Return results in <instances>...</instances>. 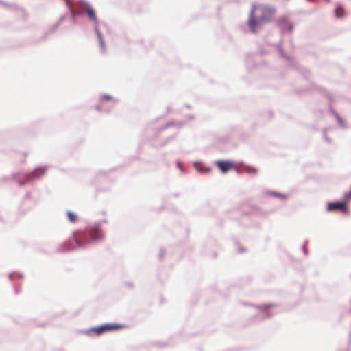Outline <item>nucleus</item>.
Here are the masks:
<instances>
[{"mask_svg":"<svg viewBox=\"0 0 351 351\" xmlns=\"http://www.w3.org/2000/svg\"><path fill=\"white\" fill-rule=\"evenodd\" d=\"M323 132H324V133L325 134V132H326V129H324Z\"/></svg>","mask_w":351,"mask_h":351,"instance_id":"nucleus-45","label":"nucleus"},{"mask_svg":"<svg viewBox=\"0 0 351 351\" xmlns=\"http://www.w3.org/2000/svg\"><path fill=\"white\" fill-rule=\"evenodd\" d=\"M165 254V251L164 249H160L158 254V259L162 260Z\"/></svg>","mask_w":351,"mask_h":351,"instance_id":"nucleus-26","label":"nucleus"},{"mask_svg":"<svg viewBox=\"0 0 351 351\" xmlns=\"http://www.w3.org/2000/svg\"><path fill=\"white\" fill-rule=\"evenodd\" d=\"M276 25L280 29L281 34L291 33L293 29V25L285 16L280 17L276 21Z\"/></svg>","mask_w":351,"mask_h":351,"instance_id":"nucleus-9","label":"nucleus"},{"mask_svg":"<svg viewBox=\"0 0 351 351\" xmlns=\"http://www.w3.org/2000/svg\"><path fill=\"white\" fill-rule=\"evenodd\" d=\"M334 14L336 18L341 19L344 17V12L343 8L340 5H337L334 10Z\"/></svg>","mask_w":351,"mask_h":351,"instance_id":"nucleus-19","label":"nucleus"},{"mask_svg":"<svg viewBox=\"0 0 351 351\" xmlns=\"http://www.w3.org/2000/svg\"><path fill=\"white\" fill-rule=\"evenodd\" d=\"M327 3H329L330 0H325Z\"/></svg>","mask_w":351,"mask_h":351,"instance_id":"nucleus-42","label":"nucleus"},{"mask_svg":"<svg viewBox=\"0 0 351 351\" xmlns=\"http://www.w3.org/2000/svg\"><path fill=\"white\" fill-rule=\"evenodd\" d=\"M240 165H243L245 171L248 174H256L258 173V169L254 167L244 165L243 162H241Z\"/></svg>","mask_w":351,"mask_h":351,"instance_id":"nucleus-18","label":"nucleus"},{"mask_svg":"<svg viewBox=\"0 0 351 351\" xmlns=\"http://www.w3.org/2000/svg\"><path fill=\"white\" fill-rule=\"evenodd\" d=\"M194 167L196 168V170L199 173H208L210 171V167H204L202 162L195 161L193 162Z\"/></svg>","mask_w":351,"mask_h":351,"instance_id":"nucleus-15","label":"nucleus"},{"mask_svg":"<svg viewBox=\"0 0 351 351\" xmlns=\"http://www.w3.org/2000/svg\"><path fill=\"white\" fill-rule=\"evenodd\" d=\"M66 18V14L62 15L56 23L47 29L40 38L33 40L32 43L38 44L49 39L51 36L56 32L60 23Z\"/></svg>","mask_w":351,"mask_h":351,"instance_id":"nucleus-5","label":"nucleus"},{"mask_svg":"<svg viewBox=\"0 0 351 351\" xmlns=\"http://www.w3.org/2000/svg\"><path fill=\"white\" fill-rule=\"evenodd\" d=\"M173 125H175V123L173 121L168 122V123H165V125H163L161 128H158V132L160 133L162 131H163L164 130H165L168 128H170L171 126H173Z\"/></svg>","mask_w":351,"mask_h":351,"instance_id":"nucleus-24","label":"nucleus"},{"mask_svg":"<svg viewBox=\"0 0 351 351\" xmlns=\"http://www.w3.org/2000/svg\"><path fill=\"white\" fill-rule=\"evenodd\" d=\"M267 194L269 196L278 197V198H280L281 199H287L288 198V195H285V194H283V193H279V192H277V191H267Z\"/></svg>","mask_w":351,"mask_h":351,"instance_id":"nucleus-17","label":"nucleus"},{"mask_svg":"<svg viewBox=\"0 0 351 351\" xmlns=\"http://www.w3.org/2000/svg\"><path fill=\"white\" fill-rule=\"evenodd\" d=\"M16 278H18L19 279L23 278V275L21 273H19L16 271L11 272L8 274V278L11 281H14Z\"/></svg>","mask_w":351,"mask_h":351,"instance_id":"nucleus-21","label":"nucleus"},{"mask_svg":"<svg viewBox=\"0 0 351 351\" xmlns=\"http://www.w3.org/2000/svg\"><path fill=\"white\" fill-rule=\"evenodd\" d=\"M348 344H349V345H350V344H351V332L350 333V335H349Z\"/></svg>","mask_w":351,"mask_h":351,"instance_id":"nucleus-35","label":"nucleus"},{"mask_svg":"<svg viewBox=\"0 0 351 351\" xmlns=\"http://www.w3.org/2000/svg\"><path fill=\"white\" fill-rule=\"evenodd\" d=\"M267 113L268 114V115L269 116L270 118L272 117V112L271 111H268Z\"/></svg>","mask_w":351,"mask_h":351,"instance_id":"nucleus-36","label":"nucleus"},{"mask_svg":"<svg viewBox=\"0 0 351 351\" xmlns=\"http://www.w3.org/2000/svg\"><path fill=\"white\" fill-rule=\"evenodd\" d=\"M186 117L187 119H194V115H193V114H189V115H187Z\"/></svg>","mask_w":351,"mask_h":351,"instance_id":"nucleus-34","label":"nucleus"},{"mask_svg":"<svg viewBox=\"0 0 351 351\" xmlns=\"http://www.w3.org/2000/svg\"><path fill=\"white\" fill-rule=\"evenodd\" d=\"M48 168V166H39L28 173L19 171L12 173L10 176H3L0 178V186L9 181H14L16 182L19 186H24L36 180L40 179L45 174Z\"/></svg>","mask_w":351,"mask_h":351,"instance_id":"nucleus-2","label":"nucleus"},{"mask_svg":"<svg viewBox=\"0 0 351 351\" xmlns=\"http://www.w3.org/2000/svg\"><path fill=\"white\" fill-rule=\"evenodd\" d=\"M176 165H177V167L178 168L182 171V172H185V169L184 168L182 167V164L180 161H177L176 162Z\"/></svg>","mask_w":351,"mask_h":351,"instance_id":"nucleus-27","label":"nucleus"},{"mask_svg":"<svg viewBox=\"0 0 351 351\" xmlns=\"http://www.w3.org/2000/svg\"><path fill=\"white\" fill-rule=\"evenodd\" d=\"M327 212H337L340 211L343 214H348L349 210L348 208L346 200H337L333 202H328L326 206Z\"/></svg>","mask_w":351,"mask_h":351,"instance_id":"nucleus-7","label":"nucleus"},{"mask_svg":"<svg viewBox=\"0 0 351 351\" xmlns=\"http://www.w3.org/2000/svg\"><path fill=\"white\" fill-rule=\"evenodd\" d=\"M178 134L176 133L174 134H172L171 136L167 137V138H165L164 141H162V142L160 144V147H164L166 145H167L169 143L171 142L172 141H173L176 136H177Z\"/></svg>","mask_w":351,"mask_h":351,"instance_id":"nucleus-22","label":"nucleus"},{"mask_svg":"<svg viewBox=\"0 0 351 351\" xmlns=\"http://www.w3.org/2000/svg\"><path fill=\"white\" fill-rule=\"evenodd\" d=\"M282 40H280L279 43L277 45V49H278V51L280 55L287 62V63L291 67L297 69L298 67L296 66V64H297L296 60L293 58L287 56L284 52L282 47Z\"/></svg>","mask_w":351,"mask_h":351,"instance_id":"nucleus-12","label":"nucleus"},{"mask_svg":"<svg viewBox=\"0 0 351 351\" xmlns=\"http://www.w3.org/2000/svg\"><path fill=\"white\" fill-rule=\"evenodd\" d=\"M45 326V323H43V324H40V326H41V327H43V326Z\"/></svg>","mask_w":351,"mask_h":351,"instance_id":"nucleus-40","label":"nucleus"},{"mask_svg":"<svg viewBox=\"0 0 351 351\" xmlns=\"http://www.w3.org/2000/svg\"><path fill=\"white\" fill-rule=\"evenodd\" d=\"M79 3L84 7L82 13L86 14L88 21L93 22L95 26L97 27L99 21L97 17L95 10L90 3L86 0H80Z\"/></svg>","mask_w":351,"mask_h":351,"instance_id":"nucleus-6","label":"nucleus"},{"mask_svg":"<svg viewBox=\"0 0 351 351\" xmlns=\"http://www.w3.org/2000/svg\"><path fill=\"white\" fill-rule=\"evenodd\" d=\"M171 110V108L169 106L167 107V113H169Z\"/></svg>","mask_w":351,"mask_h":351,"instance_id":"nucleus-38","label":"nucleus"},{"mask_svg":"<svg viewBox=\"0 0 351 351\" xmlns=\"http://www.w3.org/2000/svg\"><path fill=\"white\" fill-rule=\"evenodd\" d=\"M123 328H125V326L121 324L105 323L83 330L81 332L88 337H99L106 332L115 331Z\"/></svg>","mask_w":351,"mask_h":351,"instance_id":"nucleus-4","label":"nucleus"},{"mask_svg":"<svg viewBox=\"0 0 351 351\" xmlns=\"http://www.w3.org/2000/svg\"><path fill=\"white\" fill-rule=\"evenodd\" d=\"M94 32L96 34L99 46H100V51L102 53H106V46L104 41V39L103 38V35L101 32L98 29V27L94 26Z\"/></svg>","mask_w":351,"mask_h":351,"instance_id":"nucleus-14","label":"nucleus"},{"mask_svg":"<svg viewBox=\"0 0 351 351\" xmlns=\"http://www.w3.org/2000/svg\"><path fill=\"white\" fill-rule=\"evenodd\" d=\"M245 252V249L243 247H239V253H243Z\"/></svg>","mask_w":351,"mask_h":351,"instance_id":"nucleus-32","label":"nucleus"},{"mask_svg":"<svg viewBox=\"0 0 351 351\" xmlns=\"http://www.w3.org/2000/svg\"><path fill=\"white\" fill-rule=\"evenodd\" d=\"M13 287L14 288L15 294H18L20 290L18 289L16 283H14Z\"/></svg>","mask_w":351,"mask_h":351,"instance_id":"nucleus-30","label":"nucleus"},{"mask_svg":"<svg viewBox=\"0 0 351 351\" xmlns=\"http://www.w3.org/2000/svg\"><path fill=\"white\" fill-rule=\"evenodd\" d=\"M95 108L99 112H105L108 113L110 111V108H104L103 107L102 103L99 102L98 104H96Z\"/></svg>","mask_w":351,"mask_h":351,"instance_id":"nucleus-23","label":"nucleus"},{"mask_svg":"<svg viewBox=\"0 0 351 351\" xmlns=\"http://www.w3.org/2000/svg\"><path fill=\"white\" fill-rule=\"evenodd\" d=\"M307 1H309V2H311L313 1V0H306Z\"/></svg>","mask_w":351,"mask_h":351,"instance_id":"nucleus-43","label":"nucleus"},{"mask_svg":"<svg viewBox=\"0 0 351 351\" xmlns=\"http://www.w3.org/2000/svg\"><path fill=\"white\" fill-rule=\"evenodd\" d=\"M277 304L274 303H268L263 306H256V308L259 310V313L255 315L254 319L257 321H263L265 319L270 318L273 314L270 313L269 310Z\"/></svg>","mask_w":351,"mask_h":351,"instance_id":"nucleus-8","label":"nucleus"},{"mask_svg":"<svg viewBox=\"0 0 351 351\" xmlns=\"http://www.w3.org/2000/svg\"><path fill=\"white\" fill-rule=\"evenodd\" d=\"M109 101V100H112L113 101L114 103H117L118 102V99H114L110 95H108V94H103L100 96L99 97V102L101 103H103L104 101Z\"/></svg>","mask_w":351,"mask_h":351,"instance_id":"nucleus-20","label":"nucleus"},{"mask_svg":"<svg viewBox=\"0 0 351 351\" xmlns=\"http://www.w3.org/2000/svg\"><path fill=\"white\" fill-rule=\"evenodd\" d=\"M350 332H351V331H350Z\"/></svg>","mask_w":351,"mask_h":351,"instance_id":"nucleus-46","label":"nucleus"},{"mask_svg":"<svg viewBox=\"0 0 351 351\" xmlns=\"http://www.w3.org/2000/svg\"><path fill=\"white\" fill-rule=\"evenodd\" d=\"M106 176L105 172H99L97 176V179H99L100 178H104Z\"/></svg>","mask_w":351,"mask_h":351,"instance_id":"nucleus-29","label":"nucleus"},{"mask_svg":"<svg viewBox=\"0 0 351 351\" xmlns=\"http://www.w3.org/2000/svg\"><path fill=\"white\" fill-rule=\"evenodd\" d=\"M306 243H307V241H306L305 243L302 246V251L306 256L308 255V250L306 247Z\"/></svg>","mask_w":351,"mask_h":351,"instance_id":"nucleus-28","label":"nucleus"},{"mask_svg":"<svg viewBox=\"0 0 351 351\" xmlns=\"http://www.w3.org/2000/svg\"><path fill=\"white\" fill-rule=\"evenodd\" d=\"M324 138L326 141H327L328 143H331V139L329 138L328 136H326L325 134L324 136Z\"/></svg>","mask_w":351,"mask_h":351,"instance_id":"nucleus-31","label":"nucleus"},{"mask_svg":"<svg viewBox=\"0 0 351 351\" xmlns=\"http://www.w3.org/2000/svg\"><path fill=\"white\" fill-rule=\"evenodd\" d=\"M106 222V219L99 220L93 225L87 226L84 229L73 231L71 238L61 243L55 252L64 253L75 249H86L93 243L102 241L104 235L101 227L103 223Z\"/></svg>","mask_w":351,"mask_h":351,"instance_id":"nucleus-1","label":"nucleus"},{"mask_svg":"<svg viewBox=\"0 0 351 351\" xmlns=\"http://www.w3.org/2000/svg\"><path fill=\"white\" fill-rule=\"evenodd\" d=\"M303 71H305V73H308V71L304 69H303Z\"/></svg>","mask_w":351,"mask_h":351,"instance_id":"nucleus-41","label":"nucleus"},{"mask_svg":"<svg viewBox=\"0 0 351 351\" xmlns=\"http://www.w3.org/2000/svg\"><path fill=\"white\" fill-rule=\"evenodd\" d=\"M0 4L4 5L5 7L11 8H14L16 7L15 4L9 3L5 2V1H4L3 0H0Z\"/></svg>","mask_w":351,"mask_h":351,"instance_id":"nucleus-25","label":"nucleus"},{"mask_svg":"<svg viewBox=\"0 0 351 351\" xmlns=\"http://www.w3.org/2000/svg\"><path fill=\"white\" fill-rule=\"evenodd\" d=\"M31 197V193L30 192H27L25 195V199H30Z\"/></svg>","mask_w":351,"mask_h":351,"instance_id":"nucleus-33","label":"nucleus"},{"mask_svg":"<svg viewBox=\"0 0 351 351\" xmlns=\"http://www.w3.org/2000/svg\"><path fill=\"white\" fill-rule=\"evenodd\" d=\"M327 97L329 100V109L331 114L335 117L340 127L343 129H346V125L343 121V119L340 117V115L333 109L332 106V104L334 101L333 97L331 95L328 94Z\"/></svg>","mask_w":351,"mask_h":351,"instance_id":"nucleus-11","label":"nucleus"},{"mask_svg":"<svg viewBox=\"0 0 351 351\" xmlns=\"http://www.w3.org/2000/svg\"><path fill=\"white\" fill-rule=\"evenodd\" d=\"M126 285L131 287H133V284L132 282H127Z\"/></svg>","mask_w":351,"mask_h":351,"instance_id":"nucleus-37","label":"nucleus"},{"mask_svg":"<svg viewBox=\"0 0 351 351\" xmlns=\"http://www.w3.org/2000/svg\"><path fill=\"white\" fill-rule=\"evenodd\" d=\"M66 215L68 221L71 223H75L77 221L78 215L75 213L68 210L66 211Z\"/></svg>","mask_w":351,"mask_h":351,"instance_id":"nucleus-16","label":"nucleus"},{"mask_svg":"<svg viewBox=\"0 0 351 351\" xmlns=\"http://www.w3.org/2000/svg\"><path fill=\"white\" fill-rule=\"evenodd\" d=\"M64 1L70 12V18L72 21V25H75L77 23L76 18L79 16H81L82 12H77L73 9L71 0H64Z\"/></svg>","mask_w":351,"mask_h":351,"instance_id":"nucleus-13","label":"nucleus"},{"mask_svg":"<svg viewBox=\"0 0 351 351\" xmlns=\"http://www.w3.org/2000/svg\"><path fill=\"white\" fill-rule=\"evenodd\" d=\"M174 196H175V197H178V194H174Z\"/></svg>","mask_w":351,"mask_h":351,"instance_id":"nucleus-44","label":"nucleus"},{"mask_svg":"<svg viewBox=\"0 0 351 351\" xmlns=\"http://www.w3.org/2000/svg\"><path fill=\"white\" fill-rule=\"evenodd\" d=\"M215 164L223 174L228 173L231 169H237L234 162L230 160H218L215 162Z\"/></svg>","mask_w":351,"mask_h":351,"instance_id":"nucleus-10","label":"nucleus"},{"mask_svg":"<svg viewBox=\"0 0 351 351\" xmlns=\"http://www.w3.org/2000/svg\"><path fill=\"white\" fill-rule=\"evenodd\" d=\"M185 106H186L187 108H191V107H190V106H189V104H185Z\"/></svg>","mask_w":351,"mask_h":351,"instance_id":"nucleus-39","label":"nucleus"},{"mask_svg":"<svg viewBox=\"0 0 351 351\" xmlns=\"http://www.w3.org/2000/svg\"><path fill=\"white\" fill-rule=\"evenodd\" d=\"M254 7H252L247 21V25L251 32L255 34L257 32V27L262 22H271L276 13V9L273 7H265L262 9L260 17H256L254 15Z\"/></svg>","mask_w":351,"mask_h":351,"instance_id":"nucleus-3","label":"nucleus"}]
</instances>
